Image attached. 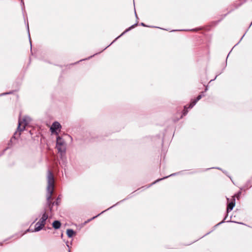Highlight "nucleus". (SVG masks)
Wrapping results in <instances>:
<instances>
[{
  "label": "nucleus",
  "mask_w": 252,
  "mask_h": 252,
  "mask_svg": "<svg viewBox=\"0 0 252 252\" xmlns=\"http://www.w3.org/2000/svg\"><path fill=\"white\" fill-rule=\"evenodd\" d=\"M44 226L40 223L38 221L35 224V228L34 231L37 232L41 230ZM32 232H33V231H32Z\"/></svg>",
  "instance_id": "nucleus-8"
},
{
  "label": "nucleus",
  "mask_w": 252,
  "mask_h": 252,
  "mask_svg": "<svg viewBox=\"0 0 252 252\" xmlns=\"http://www.w3.org/2000/svg\"><path fill=\"white\" fill-rule=\"evenodd\" d=\"M47 182L48 186L47 187L46 199L47 203L51 211L54 203L57 206L59 205L61 202V195H59L55 202H52V194L54 189V177L52 172L50 170H48L47 172Z\"/></svg>",
  "instance_id": "nucleus-1"
},
{
  "label": "nucleus",
  "mask_w": 252,
  "mask_h": 252,
  "mask_svg": "<svg viewBox=\"0 0 252 252\" xmlns=\"http://www.w3.org/2000/svg\"><path fill=\"white\" fill-rule=\"evenodd\" d=\"M56 148L61 156L64 155L66 151V144L64 140L60 136L57 137Z\"/></svg>",
  "instance_id": "nucleus-2"
},
{
  "label": "nucleus",
  "mask_w": 252,
  "mask_h": 252,
  "mask_svg": "<svg viewBox=\"0 0 252 252\" xmlns=\"http://www.w3.org/2000/svg\"><path fill=\"white\" fill-rule=\"evenodd\" d=\"M162 179H159V180H157V181H159V180H161Z\"/></svg>",
  "instance_id": "nucleus-15"
},
{
  "label": "nucleus",
  "mask_w": 252,
  "mask_h": 252,
  "mask_svg": "<svg viewBox=\"0 0 252 252\" xmlns=\"http://www.w3.org/2000/svg\"><path fill=\"white\" fill-rule=\"evenodd\" d=\"M61 125L58 122H55L50 127V130L52 133H55L56 135H58V132L57 131V130H60L61 128Z\"/></svg>",
  "instance_id": "nucleus-5"
},
{
  "label": "nucleus",
  "mask_w": 252,
  "mask_h": 252,
  "mask_svg": "<svg viewBox=\"0 0 252 252\" xmlns=\"http://www.w3.org/2000/svg\"><path fill=\"white\" fill-rule=\"evenodd\" d=\"M141 25L144 26V24L143 23H142Z\"/></svg>",
  "instance_id": "nucleus-16"
},
{
  "label": "nucleus",
  "mask_w": 252,
  "mask_h": 252,
  "mask_svg": "<svg viewBox=\"0 0 252 252\" xmlns=\"http://www.w3.org/2000/svg\"><path fill=\"white\" fill-rule=\"evenodd\" d=\"M95 217H93V218H92L90 220H93V219H94Z\"/></svg>",
  "instance_id": "nucleus-14"
},
{
  "label": "nucleus",
  "mask_w": 252,
  "mask_h": 252,
  "mask_svg": "<svg viewBox=\"0 0 252 252\" xmlns=\"http://www.w3.org/2000/svg\"><path fill=\"white\" fill-rule=\"evenodd\" d=\"M48 218V215L47 214V213L45 212L42 216V217L41 218V219L39 220L38 221V222L41 223V224H42L44 226H45V222H46V220H47Z\"/></svg>",
  "instance_id": "nucleus-7"
},
{
  "label": "nucleus",
  "mask_w": 252,
  "mask_h": 252,
  "mask_svg": "<svg viewBox=\"0 0 252 252\" xmlns=\"http://www.w3.org/2000/svg\"><path fill=\"white\" fill-rule=\"evenodd\" d=\"M52 225H53V227L55 229H59L60 228V227L61 226V223L60 221H59V220H55L53 222Z\"/></svg>",
  "instance_id": "nucleus-9"
},
{
  "label": "nucleus",
  "mask_w": 252,
  "mask_h": 252,
  "mask_svg": "<svg viewBox=\"0 0 252 252\" xmlns=\"http://www.w3.org/2000/svg\"><path fill=\"white\" fill-rule=\"evenodd\" d=\"M30 229H27V230L25 231V232H24V233H22V234H21V236H23V235H24L25 234H26V233H27V232H30Z\"/></svg>",
  "instance_id": "nucleus-12"
},
{
  "label": "nucleus",
  "mask_w": 252,
  "mask_h": 252,
  "mask_svg": "<svg viewBox=\"0 0 252 252\" xmlns=\"http://www.w3.org/2000/svg\"><path fill=\"white\" fill-rule=\"evenodd\" d=\"M137 25V24H134L132 26H131V27H130L129 28L127 29L124 32H123L121 35H123L124 33H125L126 32H127L129 31L130 30H131V29L134 28Z\"/></svg>",
  "instance_id": "nucleus-11"
},
{
  "label": "nucleus",
  "mask_w": 252,
  "mask_h": 252,
  "mask_svg": "<svg viewBox=\"0 0 252 252\" xmlns=\"http://www.w3.org/2000/svg\"><path fill=\"white\" fill-rule=\"evenodd\" d=\"M23 121V122L21 121V120L19 119L18 121L17 131L19 132V134H21V132L25 129L26 126L28 125V123L26 122L25 119H24Z\"/></svg>",
  "instance_id": "nucleus-6"
},
{
  "label": "nucleus",
  "mask_w": 252,
  "mask_h": 252,
  "mask_svg": "<svg viewBox=\"0 0 252 252\" xmlns=\"http://www.w3.org/2000/svg\"><path fill=\"white\" fill-rule=\"evenodd\" d=\"M241 194V192H239L236 194H235L232 197L231 202H229L227 205V212H229L232 210L235 205V198H238Z\"/></svg>",
  "instance_id": "nucleus-4"
},
{
  "label": "nucleus",
  "mask_w": 252,
  "mask_h": 252,
  "mask_svg": "<svg viewBox=\"0 0 252 252\" xmlns=\"http://www.w3.org/2000/svg\"><path fill=\"white\" fill-rule=\"evenodd\" d=\"M66 234L68 237L71 238L75 234V232L71 229H68L66 231Z\"/></svg>",
  "instance_id": "nucleus-10"
},
{
  "label": "nucleus",
  "mask_w": 252,
  "mask_h": 252,
  "mask_svg": "<svg viewBox=\"0 0 252 252\" xmlns=\"http://www.w3.org/2000/svg\"><path fill=\"white\" fill-rule=\"evenodd\" d=\"M244 2H245V0H242V2L239 4V5H242V4Z\"/></svg>",
  "instance_id": "nucleus-13"
},
{
  "label": "nucleus",
  "mask_w": 252,
  "mask_h": 252,
  "mask_svg": "<svg viewBox=\"0 0 252 252\" xmlns=\"http://www.w3.org/2000/svg\"><path fill=\"white\" fill-rule=\"evenodd\" d=\"M204 96L203 94V92H201V93L197 96L196 98L194 100H192L189 105V106H187V105H186L184 106V109L183 111V115L185 116L187 113H188V108H192L196 103V102L200 100L202 96Z\"/></svg>",
  "instance_id": "nucleus-3"
}]
</instances>
